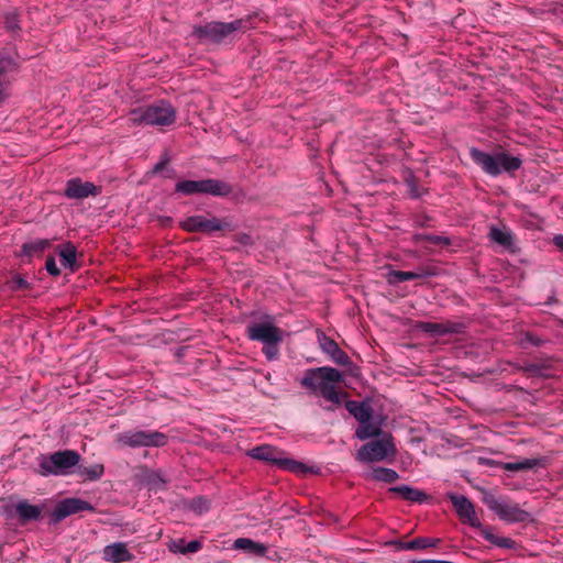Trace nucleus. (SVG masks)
<instances>
[{"mask_svg":"<svg viewBox=\"0 0 563 563\" xmlns=\"http://www.w3.org/2000/svg\"><path fill=\"white\" fill-rule=\"evenodd\" d=\"M342 380L343 376L338 369L319 367L308 371L302 377L301 384L318 393L333 405H339L344 395L339 390Z\"/></svg>","mask_w":563,"mask_h":563,"instance_id":"obj_1","label":"nucleus"},{"mask_svg":"<svg viewBox=\"0 0 563 563\" xmlns=\"http://www.w3.org/2000/svg\"><path fill=\"white\" fill-rule=\"evenodd\" d=\"M346 410L358 421L360 426L355 435L360 440L378 437L385 423V417L382 413L374 412L368 401H346Z\"/></svg>","mask_w":563,"mask_h":563,"instance_id":"obj_2","label":"nucleus"},{"mask_svg":"<svg viewBox=\"0 0 563 563\" xmlns=\"http://www.w3.org/2000/svg\"><path fill=\"white\" fill-rule=\"evenodd\" d=\"M470 155L472 159L490 176H497L504 172L510 173L517 170L521 165L519 157L510 156L505 152L492 155L473 147L470 150Z\"/></svg>","mask_w":563,"mask_h":563,"instance_id":"obj_3","label":"nucleus"},{"mask_svg":"<svg viewBox=\"0 0 563 563\" xmlns=\"http://www.w3.org/2000/svg\"><path fill=\"white\" fill-rule=\"evenodd\" d=\"M79 459V454L70 450L51 455H41L38 457V473L43 476L66 475L71 467L78 464Z\"/></svg>","mask_w":563,"mask_h":563,"instance_id":"obj_4","label":"nucleus"},{"mask_svg":"<svg viewBox=\"0 0 563 563\" xmlns=\"http://www.w3.org/2000/svg\"><path fill=\"white\" fill-rule=\"evenodd\" d=\"M249 455L275 464L277 467L284 471H289L295 474H305L308 467L294 459L288 457L284 452L277 450L271 445H261L252 449Z\"/></svg>","mask_w":563,"mask_h":563,"instance_id":"obj_5","label":"nucleus"},{"mask_svg":"<svg viewBox=\"0 0 563 563\" xmlns=\"http://www.w3.org/2000/svg\"><path fill=\"white\" fill-rule=\"evenodd\" d=\"M244 26L242 19L234 20L229 23L212 21L205 25H196L192 34L200 42H211L219 44L229 37L234 32L241 30Z\"/></svg>","mask_w":563,"mask_h":563,"instance_id":"obj_6","label":"nucleus"},{"mask_svg":"<svg viewBox=\"0 0 563 563\" xmlns=\"http://www.w3.org/2000/svg\"><path fill=\"white\" fill-rule=\"evenodd\" d=\"M396 454V445L389 434L360 448L356 459L364 463L380 462Z\"/></svg>","mask_w":563,"mask_h":563,"instance_id":"obj_7","label":"nucleus"},{"mask_svg":"<svg viewBox=\"0 0 563 563\" xmlns=\"http://www.w3.org/2000/svg\"><path fill=\"white\" fill-rule=\"evenodd\" d=\"M118 442L130 448H154L167 443V437L158 431L134 430L125 431L118 435Z\"/></svg>","mask_w":563,"mask_h":563,"instance_id":"obj_8","label":"nucleus"},{"mask_svg":"<svg viewBox=\"0 0 563 563\" xmlns=\"http://www.w3.org/2000/svg\"><path fill=\"white\" fill-rule=\"evenodd\" d=\"M130 119L148 125L165 126L175 121L173 108H134Z\"/></svg>","mask_w":563,"mask_h":563,"instance_id":"obj_9","label":"nucleus"},{"mask_svg":"<svg viewBox=\"0 0 563 563\" xmlns=\"http://www.w3.org/2000/svg\"><path fill=\"white\" fill-rule=\"evenodd\" d=\"M176 191L185 195L210 194L224 196L229 194L230 188L227 184L214 179L184 180L176 185Z\"/></svg>","mask_w":563,"mask_h":563,"instance_id":"obj_10","label":"nucleus"},{"mask_svg":"<svg viewBox=\"0 0 563 563\" xmlns=\"http://www.w3.org/2000/svg\"><path fill=\"white\" fill-rule=\"evenodd\" d=\"M283 331L277 328L272 318L253 322L247 327V335L253 341H260L263 344L280 343L283 340Z\"/></svg>","mask_w":563,"mask_h":563,"instance_id":"obj_11","label":"nucleus"},{"mask_svg":"<svg viewBox=\"0 0 563 563\" xmlns=\"http://www.w3.org/2000/svg\"><path fill=\"white\" fill-rule=\"evenodd\" d=\"M490 508L500 519L509 522H522L529 518V514L522 510L517 504L504 499L494 500Z\"/></svg>","mask_w":563,"mask_h":563,"instance_id":"obj_12","label":"nucleus"},{"mask_svg":"<svg viewBox=\"0 0 563 563\" xmlns=\"http://www.w3.org/2000/svg\"><path fill=\"white\" fill-rule=\"evenodd\" d=\"M84 510H92L91 505L79 498H66L56 505L52 516L55 521H59Z\"/></svg>","mask_w":563,"mask_h":563,"instance_id":"obj_13","label":"nucleus"},{"mask_svg":"<svg viewBox=\"0 0 563 563\" xmlns=\"http://www.w3.org/2000/svg\"><path fill=\"white\" fill-rule=\"evenodd\" d=\"M99 192V187L90 181H82L80 178L69 179L65 188V195L70 199H84L89 196H96Z\"/></svg>","mask_w":563,"mask_h":563,"instance_id":"obj_14","label":"nucleus"},{"mask_svg":"<svg viewBox=\"0 0 563 563\" xmlns=\"http://www.w3.org/2000/svg\"><path fill=\"white\" fill-rule=\"evenodd\" d=\"M102 559L110 563H124L133 561L134 555L125 542H114L103 548Z\"/></svg>","mask_w":563,"mask_h":563,"instance_id":"obj_15","label":"nucleus"},{"mask_svg":"<svg viewBox=\"0 0 563 563\" xmlns=\"http://www.w3.org/2000/svg\"><path fill=\"white\" fill-rule=\"evenodd\" d=\"M181 227L187 231L213 232L221 229V224L214 218H205L194 216L181 222Z\"/></svg>","mask_w":563,"mask_h":563,"instance_id":"obj_16","label":"nucleus"},{"mask_svg":"<svg viewBox=\"0 0 563 563\" xmlns=\"http://www.w3.org/2000/svg\"><path fill=\"white\" fill-rule=\"evenodd\" d=\"M450 498L456 512L459 514L463 521L472 526L479 525V521L475 515L474 507L466 497L462 495H451Z\"/></svg>","mask_w":563,"mask_h":563,"instance_id":"obj_17","label":"nucleus"},{"mask_svg":"<svg viewBox=\"0 0 563 563\" xmlns=\"http://www.w3.org/2000/svg\"><path fill=\"white\" fill-rule=\"evenodd\" d=\"M60 265L74 272L77 267V250L71 243H65L57 247Z\"/></svg>","mask_w":563,"mask_h":563,"instance_id":"obj_18","label":"nucleus"},{"mask_svg":"<svg viewBox=\"0 0 563 563\" xmlns=\"http://www.w3.org/2000/svg\"><path fill=\"white\" fill-rule=\"evenodd\" d=\"M364 476L368 481H378L384 483H393L398 478V474L390 468L386 467H374L364 473Z\"/></svg>","mask_w":563,"mask_h":563,"instance_id":"obj_19","label":"nucleus"},{"mask_svg":"<svg viewBox=\"0 0 563 563\" xmlns=\"http://www.w3.org/2000/svg\"><path fill=\"white\" fill-rule=\"evenodd\" d=\"M233 548L236 550L246 551L256 555H264L267 552V547L258 543L249 538H239L234 541Z\"/></svg>","mask_w":563,"mask_h":563,"instance_id":"obj_20","label":"nucleus"},{"mask_svg":"<svg viewBox=\"0 0 563 563\" xmlns=\"http://www.w3.org/2000/svg\"><path fill=\"white\" fill-rule=\"evenodd\" d=\"M319 342H320L322 350L325 353H328L329 355H331L335 362H338L340 364L345 363L346 356L339 349L338 344L334 341H332L325 336H321V338H319Z\"/></svg>","mask_w":563,"mask_h":563,"instance_id":"obj_21","label":"nucleus"},{"mask_svg":"<svg viewBox=\"0 0 563 563\" xmlns=\"http://www.w3.org/2000/svg\"><path fill=\"white\" fill-rule=\"evenodd\" d=\"M15 510L19 517L24 521L36 519L41 514V509L37 506L31 505L26 501L19 503L15 506Z\"/></svg>","mask_w":563,"mask_h":563,"instance_id":"obj_22","label":"nucleus"},{"mask_svg":"<svg viewBox=\"0 0 563 563\" xmlns=\"http://www.w3.org/2000/svg\"><path fill=\"white\" fill-rule=\"evenodd\" d=\"M104 468L102 464H92L90 466L80 465L78 475L85 479L97 481L103 475Z\"/></svg>","mask_w":563,"mask_h":563,"instance_id":"obj_23","label":"nucleus"},{"mask_svg":"<svg viewBox=\"0 0 563 563\" xmlns=\"http://www.w3.org/2000/svg\"><path fill=\"white\" fill-rule=\"evenodd\" d=\"M489 236L494 242L504 246H507L511 243L510 231L505 227H492Z\"/></svg>","mask_w":563,"mask_h":563,"instance_id":"obj_24","label":"nucleus"},{"mask_svg":"<svg viewBox=\"0 0 563 563\" xmlns=\"http://www.w3.org/2000/svg\"><path fill=\"white\" fill-rule=\"evenodd\" d=\"M539 464L537 459H525L519 462L504 463L503 468L509 472H518L525 470H531Z\"/></svg>","mask_w":563,"mask_h":563,"instance_id":"obj_25","label":"nucleus"},{"mask_svg":"<svg viewBox=\"0 0 563 563\" xmlns=\"http://www.w3.org/2000/svg\"><path fill=\"white\" fill-rule=\"evenodd\" d=\"M391 492L399 494L402 498L411 501H420L423 498V493L418 489H413L409 486H398L390 488Z\"/></svg>","mask_w":563,"mask_h":563,"instance_id":"obj_26","label":"nucleus"},{"mask_svg":"<svg viewBox=\"0 0 563 563\" xmlns=\"http://www.w3.org/2000/svg\"><path fill=\"white\" fill-rule=\"evenodd\" d=\"M420 328L433 335H441L448 332L455 331L451 325L445 323H438V322H423L420 324Z\"/></svg>","mask_w":563,"mask_h":563,"instance_id":"obj_27","label":"nucleus"},{"mask_svg":"<svg viewBox=\"0 0 563 563\" xmlns=\"http://www.w3.org/2000/svg\"><path fill=\"white\" fill-rule=\"evenodd\" d=\"M483 536L488 542L500 548H511L514 545V541L511 539L497 536L489 530H484Z\"/></svg>","mask_w":563,"mask_h":563,"instance_id":"obj_28","label":"nucleus"},{"mask_svg":"<svg viewBox=\"0 0 563 563\" xmlns=\"http://www.w3.org/2000/svg\"><path fill=\"white\" fill-rule=\"evenodd\" d=\"M418 275L411 272L390 271L387 274V280L390 284H397L404 280L416 278Z\"/></svg>","mask_w":563,"mask_h":563,"instance_id":"obj_29","label":"nucleus"},{"mask_svg":"<svg viewBox=\"0 0 563 563\" xmlns=\"http://www.w3.org/2000/svg\"><path fill=\"white\" fill-rule=\"evenodd\" d=\"M435 540L429 538H418L405 544L406 550L426 549L435 545Z\"/></svg>","mask_w":563,"mask_h":563,"instance_id":"obj_30","label":"nucleus"},{"mask_svg":"<svg viewBox=\"0 0 563 563\" xmlns=\"http://www.w3.org/2000/svg\"><path fill=\"white\" fill-rule=\"evenodd\" d=\"M168 550L173 553L185 554L186 541L184 539L172 540L168 544Z\"/></svg>","mask_w":563,"mask_h":563,"instance_id":"obj_31","label":"nucleus"},{"mask_svg":"<svg viewBox=\"0 0 563 563\" xmlns=\"http://www.w3.org/2000/svg\"><path fill=\"white\" fill-rule=\"evenodd\" d=\"M191 508L198 512V514H202L205 512L206 510H208L209 508V503L207 499L202 498V497H198L196 499L192 500L191 503Z\"/></svg>","mask_w":563,"mask_h":563,"instance_id":"obj_32","label":"nucleus"},{"mask_svg":"<svg viewBox=\"0 0 563 563\" xmlns=\"http://www.w3.org/2000/svg\"><path fill=\"white\" fill-rule=\"evenodd\" d=\"M147 484L150 485L151 488L156 489L161 485H164L165 481L163 479L159 473H152L148 476Z\"/></svg>","mask_w":563,"mask_h":563,"instance_id":"obj_33","label":"nucleus"},{"mask_svg":"<svg viewBox=\"0 0 563 563\" xmlns=\"http://www.w3.org/2000/svg\"><path fill=\"white\" fill-rule=\"evenodd\" d=\"M278 343H267L264 344L263 352L268 360H275L278 354V350L276 347Z\"/></svg>","mask_w":563,"mask_h":563,"instance_id":"obj_34","label":"nucleus"},{"mask_svg":"<svg viewBox=\"0 0 563 563\" xmlns=\"http://www.w3.org/2000/svg\"><path fill=\"white\" fill-rule=\"evenodd\" d=\"M46 269L53 276H58L60 274L59 268L56 265V261L54 257H48L46 261Z\"/></svg>","mask_w":563,"mask_h":563,"instance_id":"obj_35","label":"nucleus"},{"mask_svg":"<svg viewBox=\"0 0 563 563\" xmlns=\"http://www.w3.org/2000/svg\"><path fill=\"white\" fill-rule=\"evenodd\" d=\"M9 95H10L9 84L7 81L0 79V103L5 102Z\"/></svg>","mask_w":563,"mask_h":563,"instance_id":"obj_36","label":"nucleus"},{"mask_svg":"<svg viewBox=\"0 0 563 563\" xmlns=\"http://www.w3.org/2000/svg\"><path fill=\"white\" fill-rule=\"evenodd\" d=\"M47 245H48V241H46V240H41V241H36V242H33V243H30L26 247H27V250H29V251L41 252V251H43Z\"/></svg>","mask_w":563,"mask_h":563,"instance_id":"obj_37","label":"nucleus"},{"mask_svg":"<svg viewBox=\"0 0 563 563\" xmlns=\"http://www.w3.org/2000/svg\"><path fill=\"white\" fill-rule=\"evenodd\" d=\"M201 549V543L199 541H190V542H186V548H185V554L186 553H196L197 551H199Z\"/></svg>","mask_w":563,"mask_h":563,"instance_id":"obj_38","label":"nucleus"},{"mask_svg":"<svg viewBox=\"0 0 563 563\" xmlns=\"http://www.w3.org/2000/svg\"><path fill=\"white\" fill-rule=\"evenodd\" d=\"M169 159L167 157H163L161 162L154 165L152 173L153 174H161L166 168Z\"/></svg>","mask_w":563,"mask_h":563,"instance_id":"obj_39","label":"nucleus"},{"mask_svg":"<svg viewBox=\"0 0 563 563\" xmlns=\"http://www.w3.org/2000/svg\"><path fill=\"white\" fill-rule=\"evenodd\" d=\"M553 242L554 244L560 247L561 250H563V235H556L554 239H553Z\"/></svg>","mask_w":563,"mask_h":563,"instance_id":"obj_40","label":"nucleus"},{"mask_svg":"<svg viewBox=\"0 0 563 563\" xmlns=\"http://www.w3.org/2000/svg\"><path fill=\"white\" fill-rule=\"evenodd\" d=\"M432 241H434L435 243H444V244H448V239L445 238H441V236H433L431 238Z\"/></svg>","mask_w":563,"mask_h":563,"instance_id":"obj_41","label":"nucleus"},{"mask_svg":"<svg viewBox=\"0 0 563 563\" xmlns=\"http://www.w3.org/2000/svg\"><path fill=\"white\" fill-rule=\"evenodd\" d=\"M159 106L165 107V106H170V104H169V102L165 103L164 101H162Z\"/></svg>","mask_w":563,"mask_h":563,"instance_id":"obj_42","label":"nucleus"}]
</instances>
